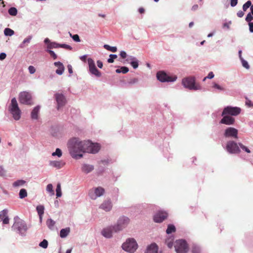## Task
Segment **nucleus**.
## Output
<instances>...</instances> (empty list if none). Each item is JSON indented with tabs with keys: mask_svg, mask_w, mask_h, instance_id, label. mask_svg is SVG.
Returning <instances> with one entry per match:
<instances>
[{
	"mask_svg": "<svg viewBox=\"0 0 253 253\" xmlns=\"http://www.w3.org/2000/svg\"><path fill=\"white\" fill-rule=\"evenodd\" d=\"M85 140H81L78 137H73L67 142V148L72 157L79 159L83 157Z\"/></svg>",
	"mask_w": 253,
	"mask_h": 253,
	"instance_id": "1",
	"label": "nucleus"
},
{
	"mask_svg": "<svg viewBox=\"0 0 253 253\" xmlns=\"http://www.w3.org/2000/svg\"><path fill=\"white\" fill-rule=\"evenodd\" d=\"M9 111L12 114L13 119L19 120L21 118V111L19 108L17 101L15 98H13L9 106Z\"/></svg>",
	"mask_w": 253,
	"mask_h": 253,
	"instance_id": "2",
	"label": "nucleus"
},
{
	"mask_svg": "<svg viewBox=\"0 0 253 253\" xmlns=\"http://www.w3.org/2000/svg\"><path fill=\"white\" fill-rule=\"evenodd\" d=\"M15 222L12 226V228L16 230L21 236H25L27 230V227L25 222L18 218H14Z\"/></svg>",
	"mask_w": 253,
	"mask_h": 253,
	"instance_id": "3",
	"label": "nucleus"
},
{
	"mask_svg": "<svg viewBox=\"0 0 253 253\" xmlns=\"http://www.w3.org/2000/svg\"><path fill=\"white\" fill-rule=\"evenodd\" d=\"M182 84L185 88L190 90H201L202 87L200 85L195 84V79L194 77H190L185 78L182 80Z\"/></svg>",
	"mask_w": 253,
	"mask_h": 253,
	"instance_id": "4",
	"label": "nucleus"
},
{
	"mask_svg": "<svg viewBox=\"0 0 253 253\" xmlns=\"http://www.w3.org/2000/svg\"><path fill=\"white\" fill-rule=\"evenodd\" d=\"M137 247V244L134 239H128L122 245L123 249L130 253H133Z\"/></svg>",
	"mask_w": 253,
	"mask_h": 253,
	"instance_id": "5",
	"label": "nucleus"
},
{
	"mask_svg": "<svg viewBox=\"0 0 253 253\" xmlns=\"http://www.w3.org/2000/svg\"><path fill=\"white\" fill-rule=\"evenodd\" d=\"M100 146L98 143H92L89 140H85L84 153L95 154L100 150Z\"/></svg>",
	"mask_w": 253,
	"mask_h": 253,
	"instance_id": "6",
	"label": "nucleus"
},
{
	"mask_svg": "<svg viewBox=\"0 0 253 253\" xmlns=\"http://www.w3.org/2000/svg\"><path fill=\"white\" fill-rule=\"evenodd\" d=\"M174 248L176 253H187L189 248L186 241L184 240H178L174 243Z\"/></svg>",
	"mask_w": 253,
	"mask_h": 253,
	"instance_id": "7",
	"label": "nucleus"
},
{
	"mask_svg": "<svg viewBox=\"0 0 253 253\" xmlns=\"http://www.w3.org/2000/svg\"><path fill=\"white\" fill-rule=\"evenodd\" d=\"M157 78L161 82H173L177 79V76H169L164 71H159L157 73Z\"/></svg>",
	"mask_w": 253,
	"mask_h": 253,
	"instance_id": "8",
	"label": "nucleus"
},
{
	"mask_svg": "<svg viewBox=\"0 0 253 253\" xmlns=\"http://www.w3.org/2000/svg\"><path fill=\"white\" fill-rule=\"evenodd\" d=\"M129 221V219L127 217L122 216L119 217L116 224L114 225L118 232H119L127 227Z\"/></svg>",
	"mask_w": 253,
	"mask_h": 253,
	"instance_id": "9",
	"label": "nucleus"
},
{
	"mask_svg": "<svg viewBox=\"0 0 253 253\" xmlns=\"http://www.w3.org/2000/svg\"><path fill=\"white\" fill-rule=\"evenodd\" d=\"M105 193V190L102 187H93L88 191V196L92 200H96L97 198L103 196Z\"/></svg>",
	"mask_w": 253,
	"mask_h": 253,
	"instance_id": "10",
	"label": "nucleus"
},
{
	"mask_svg": "<svg viewBox=\"0 0 253 253\" xmlns=\"http://www.w3.org/2000/svg\"><path fill=\"white\" fill-rule=\"evenodd\" d=\"M241 109L239 107L228 106L223 109L221 115L237 116L241 113Z\"/></svg>",
	"mask_w": 253,
	"mask_h": 253,
	"instance_id": "11",
	"label": "nucleus"
},
{
	"mask_svg": "<svg viewBox=\"0 0 253 253\" xmlns=\"http://www.w3.org/2000/svg\"><path fill=\"white\" fill-rule=\"evenodd\" d=\"M87 63L88 65V71L91 75L97 78L101 77V73L96 67L95 62L92 58H88L87 59Z\"/></svg>",
	"mask_w": 253,
	"mask_h": 253,
	"instance_id": "12",
	"label": "nucleus"
},
{
	"mask_svg": "<svg viewBox=\"0 0 253 253\" xmlns=\"http://www.w3.org/2000/svg\"><path fill=\"white\" fill-rule=\"evenodd\" d=\"M226 149L230 154H237L240 152L239 144L232 140L227 142Z\"/></svg>",
	"mask_w": 253,
	"mask_h": 253,
	"instance_id": "13",
	"label": "nucleus"
},
{
	"mask_svg": "<svg viewBox=\"0 0 253 253\" xmlns=\"http://www.w3.org/2000/svg\"><path fill=\"white\" fill-rule=\"evenodd\" d=\"M238 130L237 129L232 127H228L225 129L223 135L225 137L237 139L238 138Z\"/></svg>",
	"mask_w": 253,
	"mask_h": 253,
	"instance_id": "14",
	"label": "nucleus"
},
{
	"mask_svg": "<svg viewBox=\"0 0 253 253\" xmlns=\"http://www.w3.org/2000/svg\"><path fill=\"white\" fill-rule=\"evenodd\" d=\"M118 233L114 225L109 226L104 228L101 231V234L106 238H110L114 233Z\"/></svg>",
	"mask_w": 253,
	"mask_h": 253,
	"instance_id": "15",
	"label": "nucleus"
},
{
	"mask_svg": "<svg viewBox=\"0 0 253 253\" xmlns=\"http://www.w3.org/2000/svg\"><path fill=\"white\" fill-rule=\"evenodd\" d=\"M54 97L57 105V109L59 110L66 104V98L63 94L59 93L55 94Z\"/></svg>",
	"mask_w": 253,
	"mask_h": 253,
	"instance_id": "16",
	"label": "nucleus"
},
{
	"mask_svg": "<svg viewBox=\"0 0 253 253\" xmlns=\"http://www.w3.org/2000/svg\"><path fill=\"white\" fill-rule=\"evenodd\" d=\"M19 99L21 103L25 104H31V95L28 92H22L19 94Z\"/></svg>",
	"mask_w": 253,
	"mask_h": 253,
	"instance_id": "17",
	"label": "nucleus"
},
{
	"mask_svg": "<svg viewBox=\"0 0 253 253\" xmlns=\"http://www.w3.org/2000/svg\"><path fill=\"white\" fill-rule=\"evenodd\" d=\"M221 116L223 117V118L220 121V124L226 125L227 126H231L234 124L235 122V119L233 117L227 115Z\"/></svg>",
	"mask_w": 253,
	"mask_h": 253,
	"instance_id": "18",
	"label": "nucleus"
},
{
	"mask_svg": "<svg viewBox=\"0 0 253 253\" xmlns=\"http://www.w3.org/2000/svg\"><path fill=\"white\" fill-rule=\"evenodd\" d=\"M168 214L167 212L160 211L154 216V220L155 222L160 223L167 218Z\"/></svg>",
	"mask_w": 253,
	"mask_h": 253,
	"instance_id": "19",
	"label": "nucleus"
},
{
	"mask_svg": "<svg viewBox=\"0 0 253 253\" xmlns=\"http://www.w3.org/2000/svg\"><path fill=\"white\" fill-rule=\"evenodd\" d=\"M99 208L106 211H109L112 208V203L110 200H106L100 205Z\"/></svg>",
	"mask_w": 253,
	"mask_h": 253,
	"instance_id": "20",
	"label": "nucleus"
},
{
	"mask_svg": "<svg viewBox=\"0 0 253 253\" xmlns=\"http://www.w3.org/2000/svg\"><path fill=\"white\" fill-rule=\"evenodd\" d=\"M49 165L50 166L54 167L57 169H60L65 165V163L62 160L51 161L49 162Z\"/></svg>",
	"mask_w": 253,
	"mask_h": 253,
	"instance_id": "21",
	"label": "nucleus"
},
{
	"mask_svg": "<svg viewBox=\"0 0 253 253\" xmlns=\"http://www.w3.org/2000/svg\"><path fill=\"white\" fill-rule=\"evenodd\" d=\"M8 211L4 209L0 212V219L2 221L3 224H6L9 223V218L7 216Z\"/></svg>",
	"mask_w": 253,
	"mask_h": 253,
	"instance_id": "22",
	"label": "nucleus"
},
{
	"mask_svg": "<svg viewBox=\"0 0 253 253\" xmlns=\"http://www.w3.org/2000/svg\"><path fill=\"white\" fill-rule=\"evenodd\" d=\"M54 65L58 67L55 71L56 73L59 75H62L65 70L63 64L60 62H55L54 63Z\"/></svg>",
	"mask_w": 253,
	"mask_h": 253,
	"instance_id": "23",
	"label": "nucleus"
},
{
	"mask_svg": "<svg viewBox=\"0 0 253 253\" xmlns=\"http://www.w3.org/2000/svg\"><path fill=\"white\" fill-rule=\"evenodd\" d=\"M158 247L155 243H152L147 248L145 253H158Z\"/></svg>",
	"mask_w": 253,
	"mask_h": 253,
	"instance_id": "24",
	"label": "nucleus"
},
{
	"mask_svg": "<svg viewBox=\"0 0 253 253\" xmlns=\"http://www.w3.org/2000/svg\"><path fill=\"white\" fill-rule=\"evenodd\" d=\"M94 169L93 166L88 164H83L82 166V170L83 172L88 173L92 171Z\"/></svg>",
	"mask_w": 253,
	"mask_h": 253,
	"instance_id": "25",
	"label": "nucleus"
},
{
	"mask_svg": "<svg viewBox=\"0 0 253 253\" xmlns=\"http://www.w3.org/2000/svg\"><path fill=\"white\" fill-rule=\"evenodd\" d=\"M40 106H37L35 107L31 112V118L34 120L38 119V114L40 111Z\"/></svg>",
	"mask_w": 253,
	"mask_h": 253,
	"instance_id": "26",
	"label": "nucleus"
},
{
	"mask_svg": "<svg viewBox=\"0 0 253 253\" xmlns=\"http://www.w3.org/2000/svg\"><path fill=\"white\" fill-rule=\"evenodd\" d=\"M33 38V36L32 35L28 36L27 38H26L19 45V47L20 48H24L25 47L26 44H28L29 43Z\"/></svg>",
	"mask_w": 253,
	"mask_h": 253,
	"instance_id": "27",
	"label": "nucleus"
},
{
	"mask_svg": "<svg viewBox=\"0 0 253 253\" xmlns=\"http://www.w3.org/2000/svg\"><path fill=\"white\" fill-rule=\"evenodd\" d=\"M70 232V229L69 227L62 229L60 230V236L62 238H65L68 235Z\"/></svg>",
	"mask_w": 253,
	"mask_h": 253,
	"instance_id": "28",
	"label": "nucleus"
},
{
	"mask_svg": "<svg viewBox=\"0 0 253 253\" xmlns=\"http://www.w3.org/2000/svg\"><path fill=\"white\" fill-rule=\"evenodd\" d=\"M36 210L39 216H43L44 211V207L43 205H38L36 208Z\"/></svg>",
	"mask_w": 253,
	"mask_h": 253,
	"instance_id": "29",
	"label": "nucleus"
},
{
	"mask_svg": "<svg viewBox=\"0 0 253 253\" xmlns=\"http://www.w3.org/2000/svg\"><path fill=\"white\" fill-rule=\"evenodd\" d=\"M55 224V222L51 218L48 219L46 220V225L50 230H53L54 229Z\"/></svg>",
	"mask_w": 253,
	"mask_h": 253,
	"instance_id": "30",
	"label": "nucleus"
},
{
	"mask_svg": "<svg viewBox=\"0 0 253 253\" xmlns=\"http://www.w3.org/2000/svg\"><path fill=\"white\" fill-rule=\"evenodd\" d=\"M25 183L26 181L24 180H17L13 183L12 185L14 187H20L23 186Z\"/></svg>",
	"mask_w": 253,
	"mask_h": 253,
	"instance_id": "31",
	"label": "nucleus"
},
{
	"mask_svg": "<svg viewBox=\"0 0 253 253\" xmlns=\"http://www.w3.org/2000/svg\"><path fill=\"white\" fill-rule=\"evenodd\" d=\"M46 191L49 194L50 196L54 195V192L53 189V186L51 184H48L46 187Z\"/></svg>",
	"mask_w": 253,
	"mask_h": 253,
	"instance_id": "32",
	"label": "nucleus"
},
{
	"mask_svg": "<svg viewBox=\"0 0 253 253\" xmlns=\"http://www.w3.org/2000/svg\"><path fill=\"white\" fill-rule=\"evenodd\" d=\"M4 34L6 36H12L14 35V32L13 30L6 28L4 30Z\"/></svg>",
	"mask_w": 253,
	"mask_h": 253,
	"instance_id": "33",
	"label": "nucleus"
},
{
	"mask_svg": "<svg viewBox=\"0 0 253 253\" xmlns=\"http://www.w3.org/2000/svg\"><path fill=\"white\" fill-rule=\"evenodd\" d=\"M129 71V69L126 67H122L120 69H118L116 70V72L117 73H122L123 74H126Z\"/></svg>",
	"mask_w": 253,
	"mask_h": 253,
	"instance_id": "34",
	"label": "nucleus"
},
{
	"mask_svg": "<svg viewBox=\"0 0 253 253\" xmlns=\"http://www.w3.org/2000/svg\"><path fill=\"white\" fill-rule=\"evenodd\" d=\"M59 47V43H56L55 42H51L47 45V48L48 49L51 48H57Z\"/></svg>",
	"mask_w": 253,
	"mask_h": 253,
	"instance_id": "35",
	"label": "nucleus"
},
{
	"mask_svg": "<svg viewBox=\"0 0 253 253\" xmlns=\"http://www.w3.org/2000/svg\"><path fill=\"white\" fill-rule=\"evenodd\" d=\"M62 152L61 150L59 148H56L55 150V151L52 153V156H54V157L57 156L58 158L61 157L62 156Z\"/></svg>",
	"mask_w": 253,
	"mask_h": 253,
	"instance_id": "36",
	"label": "nucleus"
},
{
	"mask_svg": "<svg viewBox=\"0 0 253 253\" xmlns=\"http://www.w3.org/2000/svg\"><path fill=\"white\" fill-rule=\"evenodd\" d=\"M103 46L106 49L113 52H115L117 50V48L116 46H111L108 44H104Z\"/></svg>",
	"mask_w": 253,
	"mask_h": 253,
	"instance_id": "37",
	"label": "nucleus"
},
{
	"mask_svg": "<svg viewBox=\"0 0 253 253\" xmlns=\"http://www.w3.org/2000/svg\"><path fill=\"white\" fill-rule=\"evenodd\" d=\"M175 231V226L173 225H169L168 228L166 230V232L167 234H169L171 233L172 232H173Z\"/></svg>",
	"mask_w": 253,
	"mask_h": 253,
	"instance_id": "38",
	"label": "nucleus"
},
{
	"mask_svg": "<svg viewBox=\"0 0 253 253\" xmlns=\"http://www.w3.org/2000/svg\"><path fill=\"white\" fill-rule=\"evenodd\" d=\"M27 196V192L25 189H21L19 192V197L20 199H23Z\"/></svg>",
	"mask_w": 253,
	"mask_h": 253,
	"instance_id": "39",
	"label": "nucleus"
},
{
	"mask_svg": "<svg viewBox=\"0 0 253 253\" xmlns=\"http://www.w3.org/2000/svg\"><path fill=\"white\" fill-rule=\"evenodd\" d=\"M8 13L11 16H16L17 14V10L15 7H11L8 9Z\"/></svg>",
	"mask_w": 253,
	"mask_h": 253,
	"instance_id": "40",
	"label": "nucleus"
},
{
	"mask_svg": "<svg viewBox=\"0 0 253 253\" xmlns=\"http://www.w3.org/2000/svg\"><path fill=\"white\" fill-rule=\"evenodd\" d=\"M56 192L57 197H60L62 196L61 185L60 183H58L57 185Z\"/></svg>",
	"mask_w": 253,
	"mask_h": 253,
	"instance_id": "41",
	"label": "nucleus"
},
{
	"mask_svg": "<svg viewBox=\"0 0 253 253\" xmlns=\"http://www.w3.org/2000/svg\"><path fill=\"white\" fill-rule=\"evenodd\" d=\"M252 2L250 0L247 1L243 6V9L246 11L250 7L252 6Z\"/></svg>",
	"mask_w": 253,
	"mask_h": 253,
	"instance_id": "42",
	"label": "nucleus"
},
{
	"mask_svg": "<svg viewBox=\"0 0 253 253\" xmlns=\"http://www.w3.org/2000/svg\"><path fill=\"white\" fill-rule=\"evenodd\" d=\"M117 58V55L116 54H110L109 55V58L108 59L107 61L108 63H113L114 59Z\"/></svg>",
	"mask_w": 253,
	"mask_h": 253,
	"instance_id": "43",
	"label": "nucleus"
},
{
	"mask_svg": "<svg viewBox=\"0 0 253 253\" xmlns=\"http://www.w3.org/2000/svg\"><path fill=\"white\" fill-rule=\"evenodd\" d=\"M39 246L43 249L47 248V247L48 246L47 241L46 240L44 239L42 242H41L40 243Z\"/></svg>",
	"mask_w": 253,
	"mask_h": 253,
	"instance_id": "44",
	"label": "nucleus"
},
{
	"mask_svg": "<svg viewBox=\"0 0 253 253\" xmlns=\"http://www.w3.org/2000/svg\"><path fill=\"white\" fill-rule=\"evenodd\" d=\"M242 66L247 69H249L250 68V66L247 61L244 60L243 58L241 59Z\"/></svg>",
	"mask_w": 253,
	"mask_h": 253,
	"instance_id": "45",
	"label": "nucleus"
},
{
	"mask_svg": "<svg viewBox=\"0 0 253 253\" xmlns=\"http://www.w3.org/2000/svg\"><path fill=\"white\" fill-rule=\"evenodd\" d=\"M136 58L133 56H128L126 59V61L129 64L131 63L132 62L135 61Z\"/></svg>",
	"mask_w": 253,
	"mask_h": 253,
	"instance_id": "46",
	"label": "nucleus"
},
{
	"mask_svg": "<svg viewBox=\"0 0 253 253\" xmlns=\"http://www.w3.org/2000/svg\"><path fill=\"white\" fill-rule=\"evenodd\" d=\"M70 36L75 42H80L81 41L80 37L78 35L76 34L72 36L71 34H70Z\"/></svg>",
	"mask_w": 253,
	"mask_h": 253,
	"instance_id": "47",
	"label": "nucleus"
},
{
	"mask_svg": "<svg viewBox=\"0 0 253 253\" xmlns=\"http://www.w3.org/2000/svg\"><path fill=\"white\" fill-rule=\"evenodd\" d=\"M239 145L241 149L246 151V152L250 153L251 152L250 150L245 146L243 145L242 143H239Z\"/></svg>",
	"mask_w": 253,
	"mask_h": 253,
	"instance_id": "48",
	"label": "nucleus"
},
{
	"mask_svg": "<svg viewBox=\"0 0 253 253\" xmlns=\"http://www.w3.org/2000/svg\"><path fill=\"white\" fill-rule=\"evenodd\" d=\"M130 65L133 67L134 69H136L138 67V60L136 59L135 61L132 62Z\"/></svg>",
	"mask_w": 253,
	"mask_h": 253,
	"instance_id": "49",
	"label": "nucleus"
},
{
	"mask_svg": "<svg viewBox=\"0 0 253 253\" xmlns=\"http://www.w3.org/2000/svg\"><path fill=\"white\" fill-rule=\"evenodd\" d=\"M213 87H214L216 89H217L219 90H221V91L224 90V88L223 87H222L221 86L219 85V84H218L216 83H214L213 84Z\"/></svg>",
	"mask_w": 253,
	"mask_h": 253,
	"instance_id": "50",
	"label": "nucleus"
},
{
	"mask_svg": "<svg viewBox=\"0 0 253 253\" xmlns=\"http://www.w3.org/2000/svg\"><path fill=\"white\" fill-rule=\"evenodd\" d=\"M253 15L251 13H249L246 18V20L249 23L253 19Z\"/></svg>",
	"mask_w": 253,
	"mask_h": 253,
	"instance_id": "51",
	"label": "nucleus"
},
{
	"mask_svg": "<svg viewBox=\"0 0 253 253\" xmlns=\"http://www.w3.org/2000/svg\"><path fill=\"white\" fill-rule=\"evenodd\" d=\"M59 47L64 48L67 49L71 50L72 47L66 44H59Z\"/></svg>",
	"mask_w": 253,
	"mask_h": 253,
	"instance_id": "52",
	"label": "nucleus"
},
{
	"mask_svg": "<svg viewBox=\"0 0 253 253\" xmlns=\"http://www.w3.org/2000/svg\"><path fill=\"white\" fill-rule=\"evenodd\" d=\"M47 51L54 59H56L57 58V56L53 51L51 50H47Z\"/></svg>",
	"mask_w": 253,
	"mask_h": 253,
	"instance_id": "53",
	"label": "nucleus"
},
{
	"mask_svg": "<svg viewBox=\"0 0 253 253\" xmlns=\"http://www.w3.org/2000/svg\"><path fill=\"white\" fill-rule=\"evenodd\" d=\"M28 70L30 74H33L36 72L35 67L33 66H30L28 67Z\"/></svg>",
	"mask_w": 253,
	"mask_h": 253,
	"instance_id": "54",
	"label": "nucleus"
},
{
	"mask_svg": "<svg viewBox=\"0 0 253 253\" xmlns=\"http://www.w3.org/2000/svg\"><path fill=\"white\" fill-rule=\"evenodd\" d=\"M120 56L124 59L127 58L128 56H127L126 53L125 51H121L120 53Z\"/></svg>",
	"mask_w": 253,
	"mask_h": 253,
	"instance_id": "55",
	"label": "nucleus"
},
{
	"mask_svg": "<svg viewBox=\"0 0 253 253\" xmlns=\"http://www.w3.org/2000/svg\"><path fill=\"white\" fill-rule=\"evenodd\" d=\"M169 239H168L166 241V243L169 248H171L172 247L173 243L171 241H169Z\"/></svg>",
	"mask_w": 253,
	"mask_h": 253,
	"instance_id": "56",
	"label": "nucleus"
},
{
	"mask_svg": "<svg viewBox=\"0 0 253 253\" xmlns=\"http://www.w3.org/2000/svg\"><path fill=\"white\" fill-rule=\"evenodd\" d=\"M138 82V80L137 78H133L131 79L129 82V84H136Z\"/></svg>",
	"mask_w": 253,
	"mask_h": 253,
	"instance_id": "57",
	"label": "nucleus"
},
{
	"mask_svg": "<svg viewBox=\"0 0 253 253\" xmlns=\"http://www.w3.org/2000/svg\"><path fill=\"white\" fill-rule=\"evenodd\" d=\"M238 3V0H231L230 4L232 7L235 6Z\"/></svg>",
	"mask_w": 253,
	"mask_h": 253,
	"instance_id": "58",
	"label": "nucleus"
},
{
	"mask_svg": "<svg viewBox=\"0 0 253 253\" xmlns=\"http://www.w3.org/2000/svg\"><path fill=\"white\" fill-rule=\"evenodd\" d=\"M249 30L251 33H253V22L249 23Z\"/></svg>",
	"mask_w": 253,
	"mask_h": 253,
	"instance_id": "59",
	"label": "nucleus"
},
{
	"mask_svg": "<svg viewBox=\"0 0 253 253\" xmlns=\"http://www.w3.org/2000/svg\"><path fill=\"white\" fill-rule=\"evenodd\" d=\"M214 76V75L213 72H210L209 73L208 75L207 76V78H208L209 79H211L213 78Z\"/></svg>",
	"mask_w": 253,
	"mask_h": 253,
	"instance_id": "60",
	"label": "nucleus"
},
{
	"mask_svg": "<svg viewBox=\"0 0 253 253\" xmlns=\"http://www.w3.org/2000/svg\"><path fill=\"white\" fill-rule=\"evenodd\" d=\"M97 65L98 68L101 69L103 67V63L100 60L97 61Z\"/></svg>",
	"mask_w": 253,
	"mask_h": 253,
	"instance_id": "61",
	"label": "nucleus"
},
{
	"mask_svg": "<svg viewBox=\"0 0 253 253\" xmlns=\"http://www.w3.org/2000/svg\"><path fill=\"white\" fill-rule=\"evenodd\" d=\"M6 55L5 53L2 52L0 54V60H2L6 58Z\"/></svg>",
	"mask_w": 253,
	"mask_h": 253,
	"instance_id": "62",
	"label": "nucleus"
},
{
	"mask_svg": "<svg viewBox=\"0 0 253 253\" xmlns=\"http://www.w3.org/2000/svg\"><path fill=\"white\" fill-rule=\"evenodd\" d=\"M237 15L239 17L241 18L244 16V13L243 11L240 10L237 12Z\"/></svg>",
	"mask_w": 253,
	"mask_h": 253,
	"instance_id": "63",
	"label": "nucleus"
},
{
	"mask_svg": "<svg viewBox=\"0 0 253 253\" xmlns=\"http://www.w3.org/2000/svg\"><path fill=\"white\" fill-rule=\"evenodd\" d=\"M86 57H87V55H84L83 56H81L80 57V59L84 61V62H85L86 61Z\"/></svg>",
	"mask_w": 253,
	"mask_h": 253,
	"instance_id": "64",
	"label": "nucleus"
}]
</instances>
